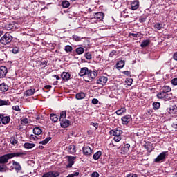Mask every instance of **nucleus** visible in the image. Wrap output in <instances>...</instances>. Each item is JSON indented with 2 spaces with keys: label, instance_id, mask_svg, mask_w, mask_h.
<instances>
[{
  "label": "nucleus",
  "instance_id": "4468645a",
  "mask_svg": "<svg viewBox=\"0 0 177 177\" xmlns=\"http://www.w3.org/2000/svg\"><path fill=\"white\" fill-rule=\"evenodd\" d=\"M131 115H127L122 118V122L123 125H128V122L131 121Z\"/></svg>",
  "mask_w": 177,
  "mask_h": 177
},
{
  "label": "nucleus",
  "instance_id": "1a4fd4ad",
  "mask_svg": "<svg viewBox=\"0 0 177 177\" xmlns=\"http://www.w3.org/2000/svg\"><path fill=\"white\" fill-rule=\"evenodd\" d=\"M131 147V145L124 144V146L121 148V154H129V148Z\"/></svg>",
  "mask_w": 177,
  "mask_h": 177
},
{
  "label": "nucleus",
  "instance_id": "9b49d317",
  "mask_svg": "<svg viewBox=\"0 0 177 177\" xmlns=\"http://www.w3.org/2000/svg\"><path fill=\"white\" fill-rule=\"evenodd\" d=\"M83 154H84V156H91V154H92V149H91L89 146H84Z\"/></svg>",
  "mask_w": 177,
  "mask_h": 177
},
{
  "label": "nucleus",
  "instance_id": "864d4df0",
  "mask_svg": "<svg viewBox=\"0 0 177 177\" xmlns=\"http://www.w3.org/2000/svg\"><path fill=\"white\" fill-rule=\"evenodd\" d=\"M126 177H138V174L130 173Z\"/></svg>",
  "mask_w": 177,
  "mask_h": 177
},
{
  "label": "nucleus",
  "instance_id": "e2e57ef3",
  "mask_svg": "<svg viewBox=\"0 0 177 177\" xmlns=\"http://www.w3.org/2000/svg\"><path fill=\"white\" fill-rule=\"evenodd\" d=\"M123 74H124L125 75H129L131 74V72H129V71H125L123 72Z\"/></svg>",
  "mask_w": 177,
  "mask_h": 177
},
{
  "label": "nucleus",
  "instance_id": "79ce46f5",
  "mask_svg": "<svg viewBox=\"0 0 177 177\" xmlns=\"http://www.w3.org/2000/svg\"><path fill=\"white\" fill-rule=\"evenodd\" d=\"M66 111L62 112L60 114L59 121H62V120H66Z\"/></svg>",
  "mask_w": 177,
  "mask_h": 177
},
{
  "label": "nucleus",
  "instance_id": "bf43d9fd",
  "mask_svg": "<svg viewBox=\"0 0 177 177\" xmlns=\"http://www.w3.org/2000/svg\"><path fill=\"white\" fill-rule=\"evenodd\" d=\"M115 53H117V51L113 50L112 52L110 53L109 57H113L115 55Z\"/></svg>",
  "mask_w": 177,
  "mask_h": 177
},
{
  "label": "nucleus",
  "instance_id": "2f4dec72",
  "mask_svg": "<svg viewBox=\"0 0 177 177\" xmlns=\"http://www.w3.org/2000/svg\"><path fill=\"white\" fill-rule=\"evenodd\" d=\"M150 44V40H144L142 43L140 44L141 48H146L148 45Z\"/></svg>",
  "mask_w": 177,
  "mask_h": 177
},
{
  "label": "nucleus",
  "instance_id": "5701e85b",
  "mask_svg": "<svg viewBox=\"0 0 177 177\" xmlns=\"http://www.w3.org/2000/svg\"><path fill=\"white\" fill-rule=\"evenodd\" d=\"M68 151L70 154H74L75 153V145H69L68 147Z\"/></svg>",
  "mask_w": 177,
  "mask_h": 177
},
{
  "label": "nucleus",
  "instance_id": "dca6fc26",
  "mask_svg": "<svg viewBox=\"0 0 177 177\" xmlns=\"http://www.w3.org/2000/svg\"><path fill=\"white\" fill-rule=\"evenodd\" d=\"M70 77H71V75L68 72H63L61 74V78L64 81H69L70 80Z\"/></svg>",
  "mask_w": 177,
  "mask_h": 177
},
{
  "label": "nucleus",
  "instance_id": "ddd939ff",
  "mask_svg": "<svg viewBox=\"0 0 177 177\" xmlns=\"http://www.w3.org/2000/svg\"><path fill=\"white\" fill-rule=\"evenodd\" d=\"M60 121H61L60 125L62 128H68V127L70 126V124H71L70 120L67 119H62Z\"/></svg>",
  "mask_w": 177,
  "mask_h": 177
},
{
  "label": "nucleus",
  "instance_id": "3c124183",
  "mask_svg": "<svg viewBox=\"0 0 177 177\" xmlns=\"http://www.w3.org/2000/svg\"><path fill=\"white\" fill-rule=\"evenodd\" d=\"M12 110H15V111H20V106L18 105L12 106Z\"/></svg>",
  "mask_w": 177,
  "mask_h": 177
},
{
  "label": "nucleus",
  "instance_id": "b1692460",
  "mask_svg": "<svg viewBox=\"0 0 177 177\" xmlns=\"http://www.w3.org/2000/svg\"><path fill=\"white\" fill-rule=\"evenodd\" d=\"M24 147L25 149H32L34 147H35V144L34 143H30V142H26L24 145Z\"/></svg>",
  "mask_w": 177,
  "mask_h": 177
},
{
  "label": "nucleus",
  "instance_id": "680f3d73",
  "mask_svg": "<svg viewBox=\"0 0 177 177\" xmlns=\"http://www.w3.org/2000/svg\"><path fill=\"white\" fill-rule=\"evenodd\" d=\"M145 21H146V18H140L139 19L140 23H145Z\"/></svg>",
  "mask_w": 177,
  "mask_h": 177
},
{
  "label": "nucleus",
  "instance_id": "473e14b6",
  "mask_svg": "<svg viewBox=\"0 0 177 177\" xmlns=\"http://www.w3.org/2000/svg\"><path fill=\"white\" fill-rule=\"evenodd\" d=\"M84 52H85V50L82 47H79V48H76V53L77 55H82V53H84Z\"/></svg>",
  "mask_w": 177,
  "mask_h": 177
},
{
  "label": "nucleus",
  "instance_id": "a19ab883",
  "mask_svg": "<svg viewBox=\"0 0 177 177\" xmlns=\"http://www.w3.org/2000/svg\"><path fill=\"white\" fill-rule=\"evenodd\" d=\"M132 82H133V79L132 78L127 79L126 80V83L127 84L128 86H131V85H132Z\"/></svg>",
  "mask_w": 177,
  "mask_h": 177
},
{
  "label": "nucleus",
  "instance_id": "9d476101",
  "mask_svg": "<svg viewBox=\"0 0 177 177\" xmlns=\"http://www.w3.org/2000/svg\"><path fill=\"white\" fill-rule=\"evenodd\" d=\"M8 74V68L6 66H0V78H5Z\"/></svg>",
  "mask_w": 177,
  "mask_h": 177
},
{
  "label": "nucleus",
  "instance_id": "f257e3e1",
  "mask_svg": "<svg viewBox=\"0 0 177 177\" xmlns=\"http://www.w3.org/2000/svg\"><path fill=\"white\" fill-rule=\"evenodd\" d=\"M24 155H26V153L23 152H15L0 156V172L6 171L8 166L5 164H8V161H9V160L13 158V157H21Z\"/></svg>",
  "mask_w": 177,
  "mask_h": 177
},
{
  "label": "nucleus",
  "instance_id": "58836bf2",
  "mask_svg": "<svg viewBox=\"0 0 177 177\" xmlns=\"http://www.w3.org/2000/svg\"><path fill=\"white\" fill-rule=\"evenodd\" d=\"M62 8H68V6H70V2L64 1L62 2Z\"/></svg>",
  "mask_w": 177,
  "mask_h": 177
},
{
  "label": "nucleus",
  "instance_id": "f704fd0d",
  "mask_svg": "<svg viewBox=\"0 0 177 177\" xmlns=\"http://www.w3.org/2000/svg\"><path fill=\"white\" fill-rule=\"evenodd\" d=\"M64 50L67 53H70L73 52V47L71 46L67 45L65 46Z\"/></svg>",
  "mask_w": 177,
  "mask_h": 177
},
{
  "label": "nucleus",
  "instance_id": "7c9ffc66",
  "mask_svg": "<svg viewBox=\"0 0 177 177\" xmlns=\"http://www.w3.org/2000/svg\"><path fill=\"white\" fill-rule=\"evenodd\" d=\"M102 156V151H97L93 156V160H99L100 156Z\"/></svg>",
  "mask_w": 177,
  "mask_h": 177
},
{
  "label": "nucleus",
  "instance_id": "20e7f679",
  "mask_svg": "<svg viewBox=\"0 0 177 177\" xmlns=\"http://www.w3.org/2000/svg\"><path fill=\"white\" fill-rule=\"evenodd\" d=\"M13 40V37L10 35L9 33H6L1 39L0 44L1 45H9L10 42Z\"/></svg>",
  "mask_w": 177,
  "mask_h": 177
},
{
  "label": "nucleus",
  "instance_id": "a18cd8bd",
  "mask_svg": "<svg viewBox=\"0 0 177 177\" xmlns=\"http://www.w3.org/2000/svg\"><path fill=\"white\" fill-rule=\"evenodd\" d=\"M78 175H80V172H75L73 174H68L66 177H74V176H78Z\"/></svg>",
  "mask_w": 177,
  "mask_h": 177
},
{
  "label": "nucleus",
  "instance_id": "39448f33",
  "mask_svg": "<svg viewBox=\"0 0 177 177\" xmlns=\"http://www.w3.org/2000/svg\"><path fill=\"white\" fill-rule=\"evenodd\" d=\"M167 151H163L160 154H159L156 158L154 159V162L160 163L164 162L166 160L167 157H168Z\"/></svg>",
  "mask_w": 177,
  "mask_h": 177
},
{
  "label": "nucleus",
  "instance_id": "2eb2a0df",
  "mask_svg": "<svg viewBox=\"0 0 177 177\" xmlns=\"http://www.w3.org/2000/svg\"><path fill=\"white\" fill-rule=\"evenodd\" d=\"M1 122L3 124V125H6V124H9L10 122V117L9 116H5L2 114H1Z\"/></svg>",
  "mask_w": 177,
  "mask_h": 177
},
{
  "label": "nucleus",
  "instance_id": "ea45409f",
  "mask_svg": "<svg viewBox=\"0 0 177 177\" xmlns=\"http://www.w3.org/2000/svg\"><path fill=\"white\" fill-rule=\"evenodd\" d=\"M177 107L176 105L174 103H172L169 106L170 111H174V110H176Z\"/></svg>",
  "mask_w": 177,
  "mask_h": 177
},
{
  "label": "nucleus",
  "instance_id": "f03ea898",
  "mask_svg": "<svg viewBox=\"0 0 177 177\" xmlns=\"http://www.w3.org/2000/svg\"><path fill=\"white\" fill-rule=\"evenodd\" d=\"M80 77H84V81L86 82H91L92 80H95L97 76V71H91L86 67H83L79 72Z\"/></svg>",
  "mask_w": 177,
  "mask_h": 177
},
{
  "label": "nucleus",
  "instance_id": "7ed1b4c3",
  "mask_svg": "<svg viewBox=\"0 0 177 177\" xmlns=\"http://www.w3.org/2000/svg\"><path fill=\"white\" fill-rule=\"evenodd\" d=\"M156 97H158V99H160L161 100H164V102H168L172 99V93H162L160 91L158 93Z\"/></svg>",
  "mask_w": 177,
  "mask_h": 177
},
{
  "label": "nucleus",
  "instance_id": "393cba45",
  "mask_svg": "<svg viewBox=\"0 0 177 177\" xmlns=\"http://www.w3.org/2000/svg\"><path fill=\"white\" fill-rule=\"evenodd\" d=\"M125 66V61L120 60L116 64L117 68H123Z\"/></svg>",
  "mask_w": 177,
  "mask_h": 177
},
{
  "label": "nucleus",
  "instance_id": "338daca9",
  "mask_svg": "<svg viewBox=\"0 0 177 177\" xmlns=\"http://www.w3.org/2000/svg\"><path fill=\"white\" fill-rule=\"evenodd\" d=\"M44 88H45V89H50L52 88V86H50V85H46L44 86Z\"/></svg>",
  "mask_w": 177,
  "mask_h": 177
},
{
  "label": "nucleus",
  "instance_id": "de8ad7c7",
  "mask_svg": "<svg viewBox=\"0 0 177 177\" xmlns=\"http://www.w3.org/2000/svg\"><path fill=\"white\" fill-rule=\"evenodd\" d=\"M115 142H120L121 140V136H118L113 138Z\"/></svg>",
  "mask_w": 177,
  "mask_h": 177
},
{
  "label": "nucleus",
  "instance_id": "f8f14e48",
  "mask_svg": "<svg viewBox=\"0 0 177 177\" xmlns=\"http://www.w3.org/2000/svg\"><path fill=\"white\" fill-rule=\"evenodd\" d=\"M59 176V172L49 171L42 175V177H57Z\"/></svg>",
  "mask_w": 177,
  "mask_h": 177
},
{
  "label": "nucleus",
  "instance_id": "5fc2aeb1",
  "mask_svg": "<svg viewBox=\"0 0 177 177\" xmlns=\"http://www.w3.org/2000/svg\"><path fill=\"white\" fill-rule=\"evenodd\" d=\"M171 84L172 85H174V86H176L177 85V78H174L172 80H171Z\"/></svg>",
  "mask_w": 177,
  "mask_h": 177
},
{
  "label": "nucleus",
  "instance_id": "6e6552de",
  "mask_svg": "<svg viewBox=\"0 0 177 177\" xmlns=\"http://www.w3.org/2000/svg\"><path fill=\"white\" fill-rule=\"evenodd\" d=\"M122 133V130H120L118 129H112L109 131V134L111 136H121Z\"/></svg>",
  "mask_w": 177,
  "mask_h": 177
},
{
  "label": "nucleus",
  "instance_id": "4d7b16f0",
  "mask_svg": "<svg viewBox=\"0 0 177 177\" xmlns=\"http://www.w3.org/2000/svg\"><path fill=\"white\" fill-rule=\"evenodd\" d=\"M91 125H92L93 127H95V129H97V128H99V124L97 123L91 122Z\"/></svg>",
  "mask_w": 177,
  "mask_h": 177
},
{
  "label": "nucleus",
  "instance_id": "69168bd1",
  "mask_svg": "<svg viewBox=\"0 0 177 177\" xmlns=\"http://www.w3.org/2000/svg\"><path fill=\"white\" fill-rule=\"evenodd\" d=\"M173 59L177 61V53H175L173 55Z\"/></svg>",
  "mask_w": 177,
  "mask_h": 177
},
{
  "label": "nucleus",
  "instance_id": "c756f323",
  "mask_svg": "<svg viewBox=\"0 0 177 177\" xmlns=\"http://www.w3.org/2000/svg\"><path fill=\"white\" fill-rule=\"evenodd\" d=\"M73 41H75L76 42H78L81 41L82 39H85V37H81L78 35H73Z\"/></svg>",
  "mask_w": 177,
  "mask_h": 177
},
{
  "label": "nucleus",
  "instance_id": "8fccbe9b",
  "mask_svg": "<svg viewBox=\"0 0 177 177\" xmlns=\"http://www.w3.org/2000/svg\"><path fill=\"white\" fill-rule=\"evenodd\" d=\"M12 53H19V48L18 47H14L12 48Z\"/></svg>",
  "mask_w": 177,
  "mask_h": 177
},
{
  "label": "nucleus",
  "instance_id": "13d9d810",
  "mask_svg": "<svg viewBox=\"0 0 177 177\" xmlns=\"http://www.w3.org/2000/svg\"><path fill=\"white\" fill-rule=\"evenodd\" d=\"M30 140H37V139H38V138L36 136L34 135H31L30 137Z\"/></svg>",
  "mask_w": 177,
  "mask_h": 177
},
{
  "label": "nucleus",
  "instance_id": "49530a36",
  "mask_svg": "<svg viewBox=\"0 0 177 177\" xmlns=\"http://www.w3.org/2000/svg\"><path fill=\"white\" fill-rule=\"evenodd\" d=\"M0 106H8V102L6 100H0Z\"/></svg>",
  "mask_w": 177,
  "mask_h": 177
},
{
  "label": "nucleus",
  "instance_id": "09e8293b",
  "mask_svg": "<svg viewBox=\"0 0 177 177\" xmlns=\"http://www.w3.org/2000/svg\"><path fill=\"white\" fill-rule=\"evenodd\" d=\"M151 147V145H145V148L146 149V150H147V151H149L150 153H151V149H150Z\"/></svg>",
  "mask_w": 177,
  "mask_h": 177
},
{
  "label": "nucleus",
  "instance_id": "052dcab7",
  "mask_svg": "<svg viewBox=\"0 0 177 177\" xmlns=\"http://www.w3.org/2000/svg\"><path fill=\"white\" fill-rule=\"evenodd\" d=\"M92 103L93 104H97V103H99V100L96 98H94L92 100Z\"/></svg>",
  "mask_w": 177,
  "mask_h": 177
},
{
  "label": "nucleus",
  "instance_id": "c85d7f7f",
  "mask_svg": "<svg viewBox=\"0 0 177 177\" xmlns=\"http://www.w3.org/2000/svg\"><path fill=\"white\" fill-rule=\"evenodd\" d=\"M50 120H51V121L53 122H57L59 118H57V115L51 113L50 115Z\"/></svg>",
  "mask_w": 177,
  "mask_h": 177
},
{
  "label": "nucleus",
  "instance_id": "c03bdc74",
  "mask_svg": "<svg viewBox=\"0 0 177 177\" xmlns=\"http://www.w3.org/2000/svg\"><path fill=\"white\" fill-rule=\"evenodd\" d=\"M28 119L27 118H24L22 120H21V125H27L28 124Z\"/></svg>",
  "mask_w": 177,
  "mask_h": 177
},
{
  "label": "nucleus",
  "instance_id": "a878e982",
  "mask_svg": "<svg viewBox=\"0 0 177 177\" xmlns=\"http://www.w3.org/2000/svg\"><path fill=\"white\" fill-rule=\"evenodd\" d=\"M33 133L35 135H41L42 133V130L39 127H35L33 129Z\"/></svg>",
  "mask_w": 177,
  "mask_h": 177
},
{
  "label": "nucleus",
  "instance_id": "f3484780",
  "mask_svg": "<svg viewBox=\"0 0 177 177\" xmlns=\"http://www.w3.org/2000/svg\"><path fill=\"white\" fill-rule=\"evenodd\" d=\"M131 10H136L139 8V1H134L131 4Z\"/></svg>",
  "mask_w": 177,
  "mask_h": 177
},
{
  "label": "nucleus",
  "instance_id": "e433bc0d",
  "mask_svg": "<svg viewBox=\"0 0 177 177\" xmlns=\"http://www.w3.org/2000/svg\"><path fill=\"white\" fill-rule=\"evenodd\" d=\"M10 142L11 143V145H13V146H15V145H17V143H19V141H17V140H16L15 137H11L10 139Z\"/></svg>",
  "mask_w": 177,
  "mask_h": 177
},
{
  "label": "nucleus",
  "instance_id": "6ab92c4d",
  "mask_svg": "<svg viewBox=\"0 0 177 177\" xmlns=\"http://www.w3.org/2000/svg\"><path fill=\"white\" fill-rule=\"evenodd\" d=\"M34 93H35V90L34 88H30L25 91L24 96H32Z\"/></svg>",
  "mask_w": 177,
  "mask_h": 177
},
{
  "label": "nucleus",
  "instance_id": "0eeeda50",
  "mask_svg": "<svg viewBox=\"0 0 177 177\" xmlns=\"http://www.w3.org/2000/svg\"><path fill=\"white\" fill-rule=\"evenodd\" d=\"M107 81H109V78L106 76H101L100 78L97 80V84L98 85H102L104 86L106 84H107Z\"/></svg>",
  "mask_w": 177,
  "mask_h": 177
},
{
  "label": "nucleus",
  "instance_id": "aec40b11",
  "mask_svg": "<svg viewBox=\"0 0 177 177\" xmlns=\"http://www.w3.org/2000/svg\"><path fill=\"white\" fill-rule=\"evenodd\" d=\"M171 88L169 87V86H164L162 88V93H171Z\"/></svg>",
  "mask_w": 177,
  "mask_h": 177
},
{
  "label": "nucleus",
  "instance_id": "c9c22d12",
  "mask_svg": "<svg viewBox=\"0 0 177 177\" xmlns=\"http://www.w3.org/2000/svg\"><path fill=\"white\" fill-rule=\"evenodd\" d=\"M160 106H161V104L160 102H153V110H158L160 109Z\"/></svg>",
  "mask_w": 177,
  "mask_h": 177
},
{
  "label": "nucleus",
  "instance_id": "bb28decb",
  "mask_svg": "<svg viewBox=\"0 0 177 177\" xmlns=\"http://www.w3.org/2000/svg\"><path fill=\"white\" fill-rule=\"evenodd\" d=\"M74 165V157H69L68 164L67 165L68 168H71Z\"/></svg>",
  "mask_w": 177,
  "mask_h": 177
},
{
  "label": "nucleus",
  "instance_id": "0e129e2a",
  "mask_svg": "<svg viewBox=\"0 0 177 177\" xmlns=\"http://www.w3.org/2000/svg\"><path fill=\"white\" fill-rule=\"evenodd\" d=\"M41 64H42L43 66H47L48 65V62L46 61H42L41 62Z\"/></svg>",
  "mask_w": 177,
  "mask_h": 177
},
{
  "label": "nucleus",
  "instance_id": "6e6d98bb",
  "mask_svg": "<svg viewBox=\"0 0 177 177\" xmlns=\"http://www.w3.org/2000/svg\"><path fill=\"white\" fill-rule=\"evenodd\" d=\"M91 177H99V173L94 171L91 174Z\"/></svg>",
  "mask_w": 177,
  "mask_h": 177
},
{
  "label": "nucleus",
  "instance_id": "72a5a7b5",
  "mask_svg": "<svg viewBox=\"0 0 177 177\" xmlns=\"http://www.w3.org/2000/svg\"><path fill=\"white\" fill-rule=\"evenodd\" d=\"M52 140V137H48L47 138H46L45 140H44L43 141L39 142V145H47V143Z\"/></svg>",
  "mask_w": 177,
  "mask_h": 177
},
{
  "label": "nucleus",
  "instance_id": "774afa93",
  "mask_svg": "<svg viewBox=\"0 0 177 177\" xmlns=\"http://www.w3.org/2000/svg\"><path fill=\"white\" fill-rule=\"evenodd\" d=\"M172 127H173V128H174V129H176L177 124L176 123H173Z\"/></svg>",
  "mask_w": 177,
  "mask_h": 177
},
{
  "label": "nucleus",
  "instance_id": "423d86ee",
  "mask_svg": "<svg viewBox=\"0 0 177 177\" xmlns=\"http://www.w3.org/2000/svg\"><path fill=\"white\" fill-rule=\"evenodd\" d=\"M104 19V13L102 12H96L94 14V17L91 18V20H96V21H103Z\"/></svg>",
  "mask_w": 177,
  "mask_h": 177
},
{
  "label": "nucleus",
  "instance_id": "603ef678",
  "mask_svg": "<svg viewBox=\"0 0 177 177\" xmlns=\"http://www.w3.org/2000/svg\"><path fill=\"white\" fill-rule=\"evenodd\" d=\"M138 33H129V37H133V38H138Z\"/></svg>",
  "mask_w": 177,
  "mask_h": 177
},
{
  "label": "nucleus",
  "instance_id": "412c9836",
  "mask_svg": "<svg viewBox=\"0 0 177 177\" xmlns=\"http://www.w3.org/2000/svg\"><path fill=\"white\" fill-rule=\"evenodd\" d=\"M75 97L77 100H81V99H84L85 93L84 92L78 93L75 95Z\"/></svg>",
  "mask_w": 177,
  "mask_h": 177
},
{
  "label": "nucleus",
  "instance_id": "4be33fe9",
  "mask_svg": "<svg viewBox=\"0 0 177 177\" xmlns=\"http://www.w3.org/2000/svg\"><path fill=\"white\" fill-rule=\"evenodd\" d=\"M8 89L9 86H8L6 84L3 83L0 84V91H1L2 92H6V91H8Z\"/></svg>",
  "mask_w": 177,
  "mask_h": 177
},
{
  "label": "nucleus",
  "instance_id": "cd10ccee",
  "mask_svg": "<svg viewBox=\"0 0 177 177\" xmlns=\"http://www.w3.org/2000/svg\"><path fill=\"white\" fill-rule=\"evenodd\" d=\"M6 28L8 30H16V28H17V27H16V25H15L14 23H11L6 26Z\"/></svg>",
  "mask_w": 177,
  "mask_h": 177
},
{
  "label": "nucleus",
  "instance_id": "4c0bfd02",
  "mask_svg": "<svg viewBox=\"0 0 177 177\" xmlns=\"http://www.w3.org/2000/svg\"><path fill=\"white\" fill-rule=\"evenodd\" d=\"M154 27L158 31H160L161 28H162V24L161 23H157L156 24L154 25Z\"/></svg>",
  "mask_w": 177,
  "mask_h": 177
},
{
  "label": "nucleus",
  "instance_id": "37998d69",
  "mask_svg": "<svg viewBox=\"0 0 177 177\" xmlns=\"http://www.w3.org/2000/svg\"><path fill=\"white\" fill-rule=\"evenodd\" d=\"M84 57H86L87 60H91L92 59V55H91L89 53H86L84 54Z\"/></svg>",
  "mask_w": 177,
  "mask_h": 177
},
{
  "label": "nucleus",
  "instance_id": "a211bd4d",
  "mask_svg": "<svg viewBox=\"0 0 177 177\" xmlns=\"http://www.w3.org/2000/svg\"><path fill=\"white\" fill-rule=\"evenodd\" d=\"M12 165H13L15 171H21V165H20V163L13 160Z\"/></svg>",
  "mask_w": 177,
  "mask_h": 177
}]
</instances>
